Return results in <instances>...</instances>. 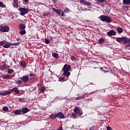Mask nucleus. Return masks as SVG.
Masks as SVG:
<instances>
[{
  "instance_id": "15",
  "label": "nucleus",
  "mask_w": 130,
  "mask_h": 130,
  "mask_svg": "<svg viewBox=\"0 0 130 130\" xmlns=\"http://www.w3.org/2000/svg\"><path fill=\"white\" fill-rule=\"evenodd\" d=\"M15 114H17L18 115H20V114H22V110H16L15 112Z\"/></svg>"
},
{
  "instance_id": "39",
  "label": "nucleus",
  "mask_w": 130,
  "mask_h": 130,
  "mask_svg": "<svg viewBox=\"0 0 130 130\" xmlns=\"http://www.w3.org/2000/svg\"><path fill=\"white\" fill-rule=\"evenodd\" d=\"M17 84H22V80H17Z\"/></svg>"
},
{
  "instance_id": "34",
  "label": "nucleus",
  "mask_w": 130,
  "mask_h": 130,
  "mask_svg": "<svg viewBox=\"0 0 130 130\" xmlns=\"http://www.w3.org/2000/svg\"><path fill=\"white\" fill-rule=\"evenodd\" d=\"M97 3H104L105 0H96Z\"/></svg>"
},
{
  "instance_id": "12",
  "label": "nucleus",
  "mask_w": 130,
  "mask_h": 130,
  "mask_svg": "<svg viewBox=\"0 0 130 130\" xmlns=\"http://www.w3.org/2000/svg\"><path fill=\"white\" fill-rule=\"evenodd\" d=\"M52 11H53V12H54V13H56V14H57L58 15H59V16H60L61 11H59L58 9H56L54 8H52Z\"/></svg>"
},
{
  "instance_id": "13",
  "label": "nucleus",
  "mask_w": 130,
  "mask_h": 130,
  "mask_svg": "<svg viewBox=\"0 0 130 130\" xmlns=\"http://www.w3.org/2000/svg\"><path fill=\"white\" fill-rule=\"evenodd\" d=\"M19 30H24L26 28V26L23 23H20L18 25Z\"/></svg>"
},
{
  "instance_id": "31",
  "label": "nucleus",
  "mask_w": 130,
  "mask_h": 130,
  "mask_svg": "<svg viewBox=\"0 0 130 130\" xmlns=\"http://www.w3.org/2000/svg\"><path fill=\"white\" fill-rule=\"evenodd\" d=\"M6 68H7V66L6 65H3L1 69V71H4V70H6Z\"/></svg>"
},
{
  "instance_id": "26",
  "label": "nucleus",
  "mask_w": 130,
  "mask_h": 130,
  "mask_svg": "<svg viewBox=\"0 0 130 130\" xmlns=\"http://www.w3.org/2000/svg\"><path fill=\"white\" fill-rule=\"evenodd\" d=\"M11 90L4 92V94H5V96H7V95H10V94H11Z\"/></svg>"
},
{
  "instance_id": "18",
  "label": "nucleus",
  "mask_w": 130,
  "mask_h": 130,
  "mask_svg": "<svg viewBox=\"0 0 130 130\" xmlns=\"http://www.w3.org/2000/svg\"><path fill=\"white\" fill-rule=\"evenodd\" d=\"M51 119H55L56 118V114H51L49 116Z\"/></svg>"
},
{
  "instance_id": "40",
  "label": "nucleus",
  "mask_w": 130,
  "mask_h": 130,
  "mask_svg": "<svg viewBox=\"0 0 130 130\" xmlns=\"http://www.w3.org/2000/svg\"><path fill=\"white\" fill-rule=\"evenodd\" d=\"M4 44H5V42L4 41L0 42V45H4Z\"/></svg>"
},
{
  "instance_id": "5",
  "label": "nucleus",
  "mask_w": 130,
  "mask_h": 130,
  "mask_svg": "<svg viewBox=\"0 0 130 130\" xmlns=\"http://www.w3.org/2000/svg\"><path fill=\"white\" fill-rule=\"evenodd\" d=\"M80 4H82L83 5H85V6H87L89 9H92V7L91 5H92L91 3L85 1V0H80Z\"/></svg>"
},
{
  "instance_id": "9",
  "label": "nucleus",
  "mask_w": 130,
  "mask_h": 130,
  "mask_svg": "<svg viewBox=\"0 0 130 130\" xmlns=\"http://www.w3.org/2000/svg\"><path fill=\"white\" fill-rule=\"evenodd\" d=\"M116 41H117V42L120 43V42H122V41H124V43H125V41H126V39L125 37H122V38H117L116 39Z\"/></svg>"
},
{
  "instance_id": "14",
  "label": "nucleus",
  "mask_w": 130,
  "mask_h": 130,
  "mask_svg": "<svg viewBox=\"0 0 130 130\" xmlns=\"http://www.w3.org/2000/svg\"><path fill=\"white\" fill-rule=\"evenodd\" d=\"M21 111L22 113L23 112V114L27 113V112L29 111V109H28V108H23Z\"/></svg>"
},
{
  "instance_id": "6",
  "label": "nucleus",
  "mask_w": 130,
  "mask_h": 130,
  "mask_svg": "<svg viewBox=\"0 0 130 130\" xmlns=\"http://www.w3.org/2000/svg\"><path fill=\"white\" fill-rule=\"evenodd\" d=\"M9 30L10 27H9V26H6L0 27V31H1V32H9Z\"/></svg>"
},
{
  "instance_id": "53",
  "label": "nucleus",
  "mask_w": 130,
  "mask_h": 130,
  "mask_svg": "<svg viewBox=\"0 0 130 130\" xmlns=\"http://www.w3.org/2000/svg\"><path fill=\"white\" fill-rule=\"evenodd\" d=\"M129 47H130V43L128 44Z\"/></svg>"
},
{
  "instance_id": "38",
  "label": "nucleus",
  "mask_w": 130,
  "mask_h": 130,
  "mask_svg": "<svg viewBox=\"0 0 130 130\" xmlns=\"http://www.w3.org/2000/svg\"><path fill=\"white\" fill-rule=\"evenodd\" d=\"M12 45H15V46H18V45H20V43H15L13 44Z\"/></svg>"
},
{
  "instance_id": "56",
  "label": "nucleus",
  "mask_w": 130,
  "mask_h": 130,
  "mask_svg": "<svg viewBox=\"0 0 130 130\" xmlns=\"http://www.w3.org/2000/svg\"><path fill=\"white\" fill-rule=\"evenodd\" d=\"M0 19H1V16H0Z\"/></svg>"
},
{
  "instance_id": "7",
  "label": "nucleus",
  "mask_w": 130,
  "mask_h": 130,
  "mask_svg": "<svg viewBox=\"0 0 130 130\" xmlns=\"http://www.w3.org/2000/svg\"><path fill=\"white\" fill-rule=\"evenodd\" d=\"M10 92L11 93H13V92H14L15 94L20 93V90H19V89H18L17 87H15L14 88L10 89Z\"/></svg>"
},
{
  "instance_id": "49",
  "label": "nucleus",
  "mask_w": 130,
  "mask_h": 130,
  "mask_svg": "<svg viewBox=\"0 0 130 130\" xmlns=\"http://www.w3.org/2000/svg\"><path fill=\"white\" fill-rule=\"evenodd\" d=\"M17 41H20V38H17L16 39Z\"/></svg>"
},
{
  "instance_id": "30",
  "label": "nucleus",
  "mask_w": 130,
  "mask_h": 130,
  "mask_svg": "<svg viewBox=\"0 0 130 130\" xmlns=\"http://www.w3.org/2000/svg\"><path fill=\"white\" fill-rule=\"evenodd\" d=\"M3 110H4V111H8L9 108H8V107H3Z\"/></svg>"
},
{
  "instance_id": "8",
  "label": "nucleus",
  "mask_w": 130,
  "mask_h": 130,
  "mask_svg": "<svg viewBox=\"0 0 130 130\" xmlns=\"http://www.w3.org/2000/svg\"><path fill=\"white\" fill-rule=\"evenodd\" d=\"M20 80H22V82L26 83L27 81L29 80L28 76H23L22 77L20 78Z\"/></svg>"
},
{
  "instance_id": "43",
  "label": "nucleus",
  "mask_w": 130,
  "mask_h": 130,
  "mask_svg": "<svg viewBox=\"0 0 130 130\" xmlns=\"http://www.w3.org/2000/svg\"><path fill=\"white\" fill-rule=\"evenodd\" d=\"M64 13H68V12H69V9H66L64 10Z\"/></svg>"
},
{
  "instance_id": "50",
  "label": "nucleus",
  "mask_w": 130,
  "mask_h": 130,
  "mask_svg": "<svg viewBox=\"0 0 130 130\" xmlns=\"http://www.w3.org/2000/svg\"><path fill=\"white\" fill-rule=\"evenodd\" d=\"M102 72H103V73H106V70H103Z\"/></svg>"
},
{
  "instance_id": "10",
  "label": "nucleus",
  "mask_w": 130,
  "mask_h": 130,
  "mask_svg": "<svg viewBox=\"0 0 130 130\" xmlns=\"http://www.w3.org/2000/svg\"><path fill=\"white\" fill-rule=\"evenodd\" d=\"M108 35L109 36H115L116 35V32L114 30H111L107 32Z\"/></svg>"
},
{
  "instance_id": "29",
  "label": "nucleus",
  "mask_w": 130,
  "mask_h": 130,
  "mask_svg": "<svg viewBox=\"0 0 130 130\" xmlns=\"http://www.w3.org/2000/svg\"><path fill=\"white\" fill-rule=\"evenodd\" d=\"M3 79H7L8 80H10V79H11V77L9 76H4L3 77Z\"/></svg>"
},
{
  "instance_id": "4",
  "label": "nucleus",
  "mask_w": 130,
  "mask_h": 130,
  "mask_svg": "<svg viewBox=\"0 0 130 130\" xmlns=\"http://www.w3.org/2000/svg\"><path fill=\"white\" fill-rule=\"evenodd\" d=\"M18 10L21 12V13H20V15H21V16H25L26 14H28V13L29 12V10H28V9L27 8H19L18 9Z\"/></svg>"
},
{
  "instance_id": "42",
  "label": "nucleus",
  "mask_w": 130,
  "mask_h": 130,
  "mask_svg": "<svg viewBox=\"0 0 130 130\" xmlns=\"http://www.w3.org/2000/svg\"><path fill=\"white\" fill-rule=\"evenodd\" d=\"M0 95L1 96H5V92H1V93H0Z\"/></svg>"
},
{
  "instance_id": "32",
  "label": "nucleus",
  "mask_w": 130,
  "mask_h": 130,
  "mask_svg": "<svg viewBox=\"0 0 130 130\" xmlns=\"http://www.w3.org/2000/svg\"><path fill=\"white\" fill-rule=\"evenodd\" d=\"M126 41H125V43H127V42L130 43V39H128L127 38L125 37Z\"/></svg>"
},
{
  "instance_id": "48",
  "label": "nucleus",
  "mask_w": 130,
  "mask_h": 130,
  "mask_svg": "<svg viewBox=\"0 0 130 130\" xmlns=\"http://www.w3.org/2000/svg\"><path fill=\"white\" fill-rule=\"evenodd\" d=\"M61 16H64V12H62V13H61Z\"/></svg>"
},
{
  "instance_id": "55",
  "label": "nucleus",
  "mask_w": 130,
  "mask_h": 130,
  "mask_svg": "<svg viewBox=\"0 0 130 130\" xmlns=\"http://www.w3.org/2000/svg\"><path fill=\"white\" fill-rule=\"evenodd\" d=\"M1 66H0V70H1Z\"/></svg>"
},
{
  "instance_id": "51",
  "label": "nucleus",
  "mask_w": 130,
  "mask_h": 130,
  "mask_svg": "<svg viewBox=\"0 0 130 130\" xmlns=\"http://www.w3.org/2000/svg\"><path fill=\"white\" fill-rule=\"evenodd\" d=\"M100 70H101V71H103V68H102V67H101V68H100Z\"/></svg>"
},
{
  "instance_id": "36",
  "label": "nucleus",
  "mask_w": 130,
  "mask_h": 130,
  "mask_svg": "<svg viewBox=\"0 0 130 130\" xmlns=\"http://www.w3.org/2000/svg\"><path fill=\"white\" fill-rule=\"evenodd\" d=\"M59 81L60 82H64V78H59Z\"/></svg>"
},
{
  "instance_id": "52",
  "label": "nucleus",
  "mask_w": 130,
  "mask_h": 130,
  "mask_svg": "<svg viewBox=\"0 0 130 130\" xmlns=\"http://www.w3.org/2000/svg\"><path fill=\"white\" fill-rule=\"evenodd\" d=\"M20 101H22V99H19Z\"/></svg>"
},
{
  "instance_id": "20",
  "label": "nucleus",
  "mask_w": 130,
  "mask_h": 130,
  "mask_svg": "<svg viewBox=\"0 0 130 130\" xmlns=\"http://www.w3.org/2000/svg\"><path fill=\"white\" fill-rule=\"evenodd\" d=\"M20 35H24V34H26V30L24 29H21V30L19 32Z\"/></svg>"
},
{
  "instance_id": "3",
  "label": "nucleus",
  "mask_w": 130,
  "mask_h": 130,
  "mask_svg": "<svg viewBox=\"0 0 130 130\" xmlns=\"http://www.w3.org/2000/svg\"><path fill=\"white\" fill-rule=\"evenodd\" d=\"M100 20H101L102 22H107V23H111V18H110V17L107 16L101 15L100 16Z\"/></svg>"
},
{
  "instance_id": "1",
  "label": "nucleus",
  "mask_w": 130,
  "mask_h": 130,
  "mask_svg": "<svg viewBox=\"0 0 130 130\" xmlns=\"http://www.w3.org/2000/svg\"><path fill=\"white\" fill-rule=\"evenodd\" d=\"M62 70L63 72V75L69 78V76L71 75V73L69 72L71 71V66L65 64L63 67Z\"/></svg>"
},
{
  "instance_id": "19",
  "label": "nucleus",
  "mask_w": 130,
  "mask_h": 130,
  "mask_svg": "<svg viewBox=\"0 0 130 130\" xmlns=\"http://www.w3.org/2000/svg\"><path fill=\"white\" fill-rule=\"evenodd\" d=\"M99 44H103L104 43V39L101 38L99 40Z\"/></svg>"
},
{
  "instance_id": "23",
  "label": "nucleus",
  "mask_w": 130,
  "mask_h": 130,
  "mask_svg": "<svg viewBox=\"0 0 130 130\" xmlns=\"http://www.w3.org/2000/svg\"><path fill=\"white\" fill-rule=\"evenodd\" d=\"M11 46V44H7L3 46V47L4 48H9Z\"/></svg>"
},
{
  "instance_id": "44",
  "label": "nucleus",
  "mask_w": 130,
  "mask_h": 130,
  "mask_svg": "<svg viewBox=\"0 0 130 130\" xmlns=\"http://www.w3.org/2000/svg\"><path fill=\"white\" fill-rule=\"evenodd\" d=\"M107 130H112V129L109 126L107 127Z\"/></svg>"
},
{
  "instance_id": "11",
  "label": "nucleus",
  "mask_w": 130,
  "mask_h": 130,
  "mask_svg": "<svg viewBox=\"0 0 130 130\" xmlns=\"http://www.w3.org/2000/svg\"><path fill=\"white\" fill-rule=\"evenodd\" d=\"M56 116L58 118H61V119L64 118V115H63V114H62V113L60 112L56 114Z\"/></svg>"
},
{
  "instance_id": "24",
  "label": "nucleus",
  "mask_w": 130,
  "mask_h": 130,
  "mask_svg": "<svg viewBox=\"0 0 130 130\" xmlns=\"http://www.w3.org/2000/svg\"><path fill=\"white\" fill-rule=\"evenodd\" d=\"M20 64L22 67H25L26 66V62L25 61H21Z\"/></svg>"
},
{
  "instance_id": "54",
  "label": "nucleus",
  "mask_w": 130,
  "mask_h": 130,
  "mask_svg": "<svg viewBox=\"0 0 130 130\" xmlns=\"http://www.w3.org/2000/svg\"><path fill=\"white\" fill-rule=\"evenodd\" d=\"M18 7V5H16V8H17Z\"/></svg>"
},
{
  "instance_id": "37",
  "label": "nucleus",
  "mask_w": 130,
  "mask_h": 130,
  "mask_svg": "<svg viewBox=\"0 0 130 130\" xmlns=\"http://www.w3.org/2000/svg\"><path fill=\"white\" fill-rule=\"evenodd\" d=\"M83 98H85V97L84 96V95H83V96H81V97L77 98V100H80V99H83Z\"/></svg>"
},
{
  "instance_id": "41",
  "label": "nucleus",
  "mask_w": 130,
  "mask_h": 130,
  "mask_svg": "<svg viewBox=\"0 0 130 130\" xmlns=\"http://www.w3.org/2000/svg\"><path fill=\"white\" fill-rule=\"evenodd\" d=\"M95 128V126H92L90 129L89 130H94Z\"/></svg>"
},
{
  "instance_id": "22",
  "label": "nucleus",
  "mask_w": 130,
  "mask_h": 130,
  "mask_svg": "<svg viewBox=\"0 0 130 130\" xmlns=\"http://www.w3.org/2000/svg\"><path fill=\"white\" fill-rule=\"evenodd\" d=\"M44 91H45V88L44 87H41L40 89L39 93H44Z\"/></svg>"
},
{
  "instance_id": "33",
  "label": "nucleus",
  "mask_w": 130,
  "mask_h": 130,
  "mask_svg": "<svg viewBox=\"0 0 130 130\" xmlns=\"http://www.w3.org/2000/svg\"><path fill=\"white\" fill-rule=\"evenodd\" d=\"M45 43H46V44H49L50 42H49V40L47 39H46L45 40Z\"/></svg>"
},
{
  "instance_id": "46",
  "label": "nucleus",
  "mask_w": 130,
  "mask_h": 130,
  "mask_svg": "<svg viewBox=\"0 0 130 130\" xmlns=\"http://www.w3.org/2000/svg\"><path fill=\"white\" fill-rule=\"evenodd\" d=\"M23 2H24V3H28V2H29V0H23Z\"/></svg>"
},
{
  "instance_id": "21",
  "label": "nucleus",
  "mask_w": 130,
  "mask_h": 130,
  "mask_svg": "<svg viewBox=\"0 0 130 130\" xmlns=\"http://www.w3.org/2000/svg\"><path fill=\"white\" fill-rule=\"evenodd\" d=\"M117 31L118 32V33H122V32H123V29H122L121 27H118Z\"/></svg>"
},
{
  "instance_id": "25",
  "label": "nucleus",
  "mask_w": 130,
  "mask_h": 130,
  "mask_svg": "<svg viewBox=\"0 0 130 130\" xmlns=\"http://www.w3.org/2000/svg\"><path fill=\"white\" fill-rule=\"evenodd\" d=\"M0 8H6V5L2 2H0Z\"/></svg>"
},
{
  "instance_id": "35",
  "label": "nucleus",
  "mask_w": 130,
  "mask_h": 130,
  "mask_svg": "<svg viewBox=\"0 0 130 130\" xmlns=\"http://www.w3.org/2000/svg\"><path fill=\"white\" fill-rule=\"evenodd\" d=\"M35 76H36V74L34 73H30L29 74V77H35Z\"/></svg>"
},
{
  "instance_id": "27",
  "label": "nucleus",
  "mask_w": 130,
  "mask_h": 130,
  "mask_svg": "<svg viewBox=\"0 0 130 130\" xmlns=\"http://www.w3.org/2000/svg\"><path fill=\"white\" fill-rule=\"evenodd\" d=\"M44 17H48L49 16V12H45L43 14Z\"/></svg>"
},
{
  "instance_id": "45",
  "label": "nucleus",
  "mask_w": 130,
  "mask_h": 130,
  "mask_svg": "<svg viewBox=\"0 0 130 130\" xmlns=\"http://www.w3.org/2000/svg\"><path fill=\"white\" fill-rule=\"evenodd\" d=\"M71 59H72V60H75V59H76V58L75 57L72 56Z\"/></svg>"
},
{
  "instance_id": "47",
  "label": "nucleus",
  "mask_w": 130,
  "mask_h": 130,
  "mask_svg": "<svg viewBox=\"0 0 130 130\" xmlns=\"http://www.w3.org/2000/svg\"><path fill=\"white\" fill-rule=\"evenodd\" d=\"M52 2L54 4H56V0H52Z\"/></svg>"
},
{
  "instance_id": "17",
  "label": "nucleus",
  "mask_w": 130,
  "mask_h": 130,
  "mask_svg": "<svg viewBox=\"0 0 130 130\" xmlns=\"http://www.w3.org/2000/svg\"><path fill=\"white\" fill-rule=\"evenodd\" d=\"M52 56L54 57V58H58V54L55 53V52H53L52 53Z\"/></svg>"
},
{
  "instance_id": "16",
  "label": "nucleus",
  "mask_w": 130,
  "mask_h": 130,
  "mask_svg": "<svg viewBox=\"0 0 130 130\" xmlns=\"http://www.w3.org/2000/svg\"><path fill=\"white\" fill-rule=\"evenodd\" d=\"M123 5H130V0H123Z\"/></svg>"
},
{
  "instance_id": "28",
  "label": "nucleus",
  "mask_w": 130,
  "mask_h": 130,
  "mask_svg": "<svg viewBox=\"0 0 130 130\" xmlns=\"http://www.w3.org/2000/svg\"><path fill=\"white\" fill-rule=\"evenodd\" d=\"M13 73H14V70L13 69H9L8 71V74H13Z\"/></svg>"
},
{
  "instance_id": "2",
  "label": "nucleus",
  "mask_w": 130,
  "mask_h": 130,
  "mask_svg": "<svg viewBox=\"0 0 130 130\" xmlns=\"http://www.w3.org/2000/svg\"><path fill=\"white\" fill-rule=\"evenodd\" d=\"M74 113H73L72 114V116L73 117V118H76L77 115H78V116H80V115H82V114H83V112L81 111V109L78 107H76L74 109Z\"/></svg>"
}]
</instances>
